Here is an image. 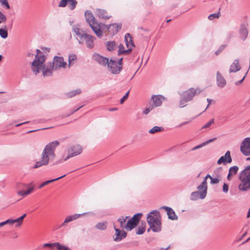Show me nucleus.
<instances>
[{
  "label": "nucleus",
  "mask_w": 250,
  "mask_h": 250,
  "mask_svg": "<svg viewBox=\"0 0 250 250\" xmlns=\"http://www.w3.org/2000/svg\"><path fill=\"white\" fill-rule=\"evenodd\" d=\"M59 145V142L58 141H54L48 144L42 152L40 160L36 163L34 168H37L42 166H47L49 160H54L56 157L55 151Z\"/></svg>",
  "instance_id": "f257e3e1"
},
{
  "label": "nucleus",
  "mask_w": 250,
  "mask_h": 250,
  "mask_svg": "<svg viewBox=\"0 0 250 250\" xmlns=\"http://www.w3.org/2000/svg\"><path fill=\"white\" fill-rule=\"evenodd\" d=\"M147 222L150 229L155 232H160L161 230V221L160 212L154 210L147 214Z\"/></svg>",
  "instance_id": "f03ea898"
},
{
  "label": "nucleus",
  "mask_w": 250,
  "mask_h": 250,
  "mask_svg": "<svg viewBox=\"0 0 250 250\" xmlns=\"http://www.w3.org/2000/svg\"><path fill=\"white\" fill-rule=\"evenodd\" d=\"M239 179V190L241 191L249 190L250 189V166L246 167L240 173Z\"/></svg>",
  "instance_id": "7ed1b4c3"
},
{
  "label": "nucleus",
  "mask_w": 250,
  "mask_h": 250,
  "mask_svg": "<svg viewBox=\"0 0 250 250\" xmlns=\"http://www.w3.org/2000/svg\"><path fill=\"white\" fill-rule=\"evenodd\" d=\"M84 16L86 22L88 23L95 34L98 37H102L103 36V32L100 29V25L98 24L92 13L89 10H86L84 12Z\"/></svg>",
  "instance_id": "20e7f679"
},
{
  "label": "nucleus",
  "mask_w": 250,
  "mask_h": 250,
  "mask_svg": "<svg viewBox=\"0 0 250 250\" xmlns=\"http://www.w3.org/2000/svg\"><path fill=\"white\" fill-rule=\"evenodd\" d=\"M46 59V56L44 55H36L31 64V69L35 75H37L42 69Z\"/></svg>",
  "instance_id": "39448f33"
},
{
  "label": "nucleus",
  "mask_w": 250,
  "mask_h": 250,
  "mask_svg": "<svg viewBox=\"0 0 250 250\" xmlns=\"http://www.w3.org/2000/svg\"><path fill=\"white\" fill-rule=\"evenodd\" d=\"M82 152V147L80 145H75L71 146L67 150L68 154L64 158L58 160L53 165H57L62 163L63 161H67L70 158L77 156L81 154Z\"/></svg>",
  "instance_id": "423d86ee"
},
{
  "label": "nucleus",
  "mask_w": 250,
  "mask_h": 250,
  "mask_svg": "<svg viewBox=\"0 0 250 250\" xmlns=\"http://www.w3.org/2000/svg\"><path fill=\"white\" fill-rule=\"evenodd\" d=\"M240 149L245 156L250 155V137H247L243 140L241 143Z\"/></svg>",
  "instance_id": "0eeeda50"
},
{
  "label": "nucleus",
  "mask_w": 250,
  "mask_h": 250,
  "mask_svg": "<svg viewBox=\"0 0 250 250\" xmlns=\"http://www.w3.org/2000/svg\"><path fill=\"white\" fill-rule=\"evenodd\" d=\"M107 67L109 71L113 74H119L122 69V66H119L116 60L110 59L107 63Z\"/></svg>",
  "instance_id": "6e6552de"
},
{
  "label": "nucleus",
  "mask_w": 250,
  "mask_h": 250,
  "mask_svg": "<svg viewBox=\"0 0 250 250\" xmlns=\"http://www.w3.org/2000/svg\"><path fill=\"white\" fill-rule=\"evenodd\" d=\"M55 70H58L60 68H65L66 65V62L64 61L62 57L55 56L53 59V62L52 63Z\"/></svg>",
  "instance_id": "1a4fd4ad"
},
{
  "label": "nucleus",
  "mask_w": 250,
  "mask_h": 250,
  "mask_svg": "<svg viewBox=\"0 0 250 250\" xmlns=\"http://www.w3.org/2000/svg\"><path fill=\"white\" fill-rule=\"evenodd\" d=\"M78 2L76 0H61L59 3V7H65L67 4L71 10H73L76 7Z\"/></svg>",
  "instance_id": "9d476101"
},
{
  "label": "nucleus",
  "mask_w": 250,
  "mask_h": 250,
  "mask_svg": "<svg viewBox=\"0 0 250 250\" xmlns=\"http://www.w3.org/2000/svg\"><path fill=\"white\" fill-rule=\"evenodd\" d=\"M107 31L111 35L117 34L121 29L122 24L118 23H113L104 25Z\"/></svg>",
  "instance_id": "9b49d317"
},
{
  "label": "nucleus",
  "mask_w": 250,
  "mask_h": 250,
  "mask_svg": "<svg viewBox=\"0 0 250 250\" xmlns=\"http://www.w3.org/2000/svg\"><path fill=\"white\" fill-rule=\"evenodd\" d=\"M201 92V90L199 89L198 88L194 89L193 88H191L187 90V91L184 92L182 94L184 97H186L187 100L188 101H190L192 100L193 97L195 95L196 93H200Z\"/></svg>",
  "instance_id": "f8f14e48"
},
{
  "label": "nucleus",
  "mask_w": 250,
  "mask_h": 250,
  "mask_svg": "<svg viewBox=\"0 0 250 250\" xmlns=\"http://www.w3.org/2000/svg\"><path fill=\"white\" fill-rule=\"evenodd\" d=\"M197 188L198 190L197 191H199L200 199H204L206 197L207 194V182L205 181V180H203L202 183L197 187Z\"/></svg>",
  "instance_id": "ddd939ff"
},
{
  "label": "nucleus",
  "mask_w": 250,
  "mask_h": 250,
  "mask_svg": "<svg viewBox=\"0 0 250 250\" xmlns=\"http://www.w3.org/2000/svg\"><path fill=\"white\" fill-rule=\"evenodd\" d=\"M86 214H87V213H83L82 214H75L67 216L65 218L64 221L59 226V228L66 227L68 223L73 220H75L79 218L80 217L85 215Z\"/></svg>",
  "instance_id": "4468645a"
},
{
  "label": "nucleus",
  "mask_w": 250,
  "mask_h": 250,
  "mask_svg": "<svg viewBox=\"0 0 250 250\" xmlns=\"http://www.w3.org/2000/svg\"><path fill=\"white\" fill-rule=\"evenodd\" d=\"M54 69H55V68L51 62L47 63L46 64L44 63L42 69L43 76L47 77L51 76Z\"/></svg>",
  "instance_id": "2eb2a0df"
},
{
  "label": "nucleus",
  "mask_w": 250,
  "mask_h": 250,
  "mask_svg": "<svg viewBox=\"0 0 250 250\" xmlns=\"http://www.w3.org/2000/svg\"><path fill=\"white\" fill-rule=\"evenodd\" d=\"M232 162V158L230 155V152L228 150L225 155L221 156L217 161L218 165H221L222 163L226 165L227 163H230Z\"/></svg>",
  "instance_id": "dca6fc26"
},
{
  "label": "nucleus",
  "mask_w": 250,
  "mask_h": 250,
  "mask_svg": "<svg viewBox=\"0 0 250 250\" xmlns=\"http://www.w3.org/2000/svg\"><path fill=\"white\" fill-rule=\"evenodd\" d=\"M93 59L103 66H106L109 62L108 58L104 57L98 54L95 53L93 56Z\"/></svg>",
  "instance_id": "f3484780"
},
{
  "label": "nucleus",
  "mask_w": 250,
  "mask_h": 250,
  "mask_svg": "<svg viewBox=\"0 0 250 250\" xmlns=\"http://www.w3.org/2000/svg\"><path fill=\"white\" fill-rule=\"evenodd\" d=\"M96 15L100 19L108 20L111 17L107 11L104 9H97L96 10Z\"/></svg>",
  "instance_id": "a211bd4d"
},
{
  "label": "nucleus",
  "mask_w": 250,
  "mask_h": 250,
  "mask_svg": "<svg viewBox=\"0 0 250 250\" xmlns=\"http://www.w3.org/2000/svg\"><path fill=\"white\" fill-rule=\"evenodd\" d=\"M83 39L85 42L86 46L89 48H92L94 46V41L95 38L88 34H86Z\"/></svg>",
  "instance_id": "6ab92c4d"
},
{
  "label": "nucleus",
  "mask_w": 250,
  "mask_h": 250,
  "mask_svg": "<svg viewBox=\"0 0 250 250\" xmlns=\"http://www.w3.org/2000/svg\"><path fill=\"white\" fill-rule=\"evenodd\" d=\"M161 208L164 209L167 213L168 219L171 220H177L178 217L176 215L175 211L170 207L163 206Z\"/></svg>",
  "instance_id": "aec40b11"
},
{
  "label": "nucleus",
  "mask_w": 250,
  "mask_h": 250,
  "mask_svg": "<svg viewBox=\"0 0 250 250\" xmlns=\"http://www.w3.org/2000/svg\"><path fill=\"white\" fill-rule=\"evenodd\" d=\"M216 82L217 86L221 88L224 87L226 84L225 79L219 71H217L216 73Z\"/></svg>",
  "instance_id": "412c9836"
},
{
  "label": "nucleus",
  "mask_w": 250,
  "mask_h": 250,
  "mask_svg": "<svg viewBox=\"0 0 250 250\" xmlns=\"http://www.w3.org/2000/svg\"><path fill=\"white\" fill-rule=\"evenodd\" d=\"M241 66L239 64V60L236 59L230 66L229 72V73L236 72L240 70Z\"/></svg>",
  "instance_id": "4be33fe9"
},
{
  "label": "nucleus",
  "mask_w": 250,
  "mask_h": 250,
  "mask_svg": "<svg viewBox=\"0 0 250 250\" xmlns=\"http://www.w3.org/2000/svg\"><path fill=\"white\" fill-rule=\"evenodd\" d=\"M125 40L126 47L129 49L134 46V43L132 40L131 35L129 33H126L125 36Z\"/></svg>",
  "instance_id": "5701e85b"
},
{
  "label": "nucleus",
  "mask_w": 250,
  "mask_h": 250,
  "mask_svg": "<svg viewBox=\"0 0 250 250\" xmlns=\"http://www.w3.org/2000/svg\"><path fill=\"white\" fill-rule=\"evenodd\" d=\"M164 99V97L161 95H154L151 97V99L153 100V104L155 106H160L162 104V100Z\"/></svg>",
  "instance_id": "b1692460"
},
{
  "label": "nucleus",
  "mask_w": 250,
  "mask_h": 250,
  "mask_svg": "<svg viewBox=\"0 0 250 250\" xmlns=\"http://www.w3.org/2000/svg\"><path fill=\"white\" fill-rule=\"evenodd\" d=\"M239 33L241 36V38L245 40L248 36V32L247 29V27L244 24H242L240 26V28L239 30Z\"/></svg>",
  "instance_id": "393cba45"
},
{
  "label": "nucleus",
  "mask_w": 250,
  "mask_h": 250,
  "mask_svg": "<svg viewBox=\"0 0 250 250\" xmlns=\"http://www.w3.org/2000/svg\"><path fill=\"white\" fill-rule=\"evenodd\" d=\"M119 50L118 51V55H120L121 54H129L132 51V48L128 49L127 50H125L124 48V46L122 44H120L118 46Z\"/></svg>",
  "instance_id": "a878e982"
},
{
  "label": "nucleus",
  "mask_w": 250,
  "mask_h": 250,
  "mask_svg": "<svg viewBox=\"0 0 250 250\" xmlns=\"http://www.w3.org/2000/svg\"><path fill=\"white\" fill-rule=\"evenodd\" d=\"M28 189L27 190H20L17 192V194L19 195L25 196L29 194H30L34 190V186H32L30 188H27Z\"/></svg>",
  "instance_id": "bb28decb"
},
{
  "label": "nucleus",
  "mask_w": 250,
  "mask_h": 250,
  "mask_svg": "<svg viewBox=\"0 0 250 250\" xmlns=\"http://www.w3.org/2000/svg\"><path fill=\"white\" fill-rule=\"evenodd\" d=\"M106 47L110 51L115 50L117 48L116 42L114 41L107 42H106Z\"/></svg>",
  "instance_id": "cd10ccee"
},
{
  "label": "nucleus",
  "mask_w": 250,
  "mask_h": 250,
  "mask_svg": "<svg viewBox=\"0 0 250 250\" xmlns=\"http://www.w3.org/2000/svg\"><path fill=\"white\" fill-rule=\"evenodd\" d=\"M137 226V224L134 222V221H133L131 219H129L127 221L126 224L125 226V228L129 230H131Z\"/></svg>",
  "instance_id": "c85d7f7f"
},
{
  "label": "nucleus",
  "mask_w": 250,
  "mask_h": 250,
  "mask_svg": "<svg viewBox=\"0 0 250 250\" xmlns=\"http://www.w3.org/2000/svg\"><path fill=\"white\" fill-rule=\"evenodd\" d=\"M115 235L116 236V237H113L114 241L116 242H118L122 240L123 238H125L127 236V234L125 231H123L122 233H115Z\"/></svg>",
  "instance_id": "c756f323"
},
{
  "label": "nucleus",
  "mask_w": 250,
  "mask_h": 250,
  "mask_svg": "<svg viewBox=\"0 0 250 250\" xmlns=\"http://www.w3.org/2000/svg\"><path fill=\"white\" fill-rule=\"evenodd\" d=\"M73 30V32L80 39H83V37L86 34L82 29H81L77 27L74 28Z\"/></svg>",
  "instance_id": "7c9ffc66"
},
{
  "label": "nucleus",
  "mask_w": 250,
  "mask_h": 250,
  "mask_svg": "<svg viewBox=\"0 0 250 250\" xmlns=\"http://www.w3.org/2000/svg\"><path fill=\"white\" fill-rule=\"evenodd\" d=\"M65 176H66V175H65V174H64V175H62V176H61V177H59L57 178L54 179H52V180H47V181H45V182H43L42 184H41V185L39 186V188H42V187H43L44 186H46V185H47L48 184H50V183H52V182H53L56 181H57V180H59V179H62V178H63V177H65Z\"/></svg>",
  "instance_id": "2f4dec72"
},
{
  "label": "nucleus",
  "mask_w": 250,
  "mask_h": 250,
  "mask_svg": "<svg viewBox=\"0 0 250 250\" xmlns=\"http://www.w3.org/2000/svg\"><path fill=\"white\" fill-rule=\"evenodd\" d=\"M26 216V214H23L22 216L20 217L19 218L16 219H13V224L16 223L15 227H18L20 226L23 223V220L25 218V217Z\"/></svg>",
  "instance_id": "473e14b6"
},
{
  "label": "nucleus",
  "mask_w": 250,
  "mask_h": 250,
  "mask_svg": "<svg viewBox=\"0 0 250 250\" xmlns=\"http://www.w3.org/2000/svg\"><path fill=\"white\" fill-rule=\"evenodd\" d=\"M81 93V90L80 89H77L68 92L66 94V96L68 98H72L76 95L80 94Z\"/></svg>",
  "instance_id": "72a5a7b5"
},
{
  "label": "nucleus",
  "mask_w": 250,
  "mask_h": 250,
  "mask_svg": "<svg viewBox=\"0 0 250 250\" xmlns=\"http://www.w3.org/2000/svg\"><path fill=\"white\" fill-rule=\"evenodd\" d=\"M164 128L163 127H160L155 126H154L152 128L150 129L148 131L149 133L150 134H154L158 132L162 131L164 130Z\"/></svg>",
  "instance_id": "f704fd0d"
},
{
  "label": "nucleus",
  "mask_w": 250,
  "mask_h": 250,
  "mask_svg": "<svg viewBox=\"0 0 250 250\" xmlns=\"http://www.w3.org/2000/svg\"><path fill=\"white\" fill-rule=\"evenodd\" d=\"M107 225V223L106 222H101L96 225V228L98 229L104 230L106 229Z\"/></svg>",
  "instance_id": "c9c22d12"
},
{
  "label": "nucleus",
  "mask_w": 250,
  "mask_h": 250,
  "mask_svg": "<svg viewBox=\"0 0 250 250\" xmlns=\"http://www.w3.org/2000/svg\"><path fill=\"white\" fill-rule=\"evenodd\" d=\"M190 199L192 201H195L198 199H200L199 191H196L192 192L190 195Z\"/></svg>",
  "instance_id": "e433bc0d"
},
{
  "label": "nucleus",
  "mask_w": 250,
  "mask_h": 250,
  "mask_svg": "<svg viewBox=\"0 0 250 250\" xmlns=\"http://www.w3.org/2000/svg\"><path fill=\"white\" fill-rule=\"evenodd\" d=\"M188 101L187 100L186 97H184L183 96L181 95V98L179 102V107L181 108H183L186 106L187 105V103Z\"/></svg>",
  "instance_id": "4c0bfd02"
},
{
  "label": "nucleus",
  "mask_w": 250,
  "mask_h": 250,
  "mask_svg": "<svg viewBox=\"0 0 250 250\" xmlns=\"http://www.w3.org/2000/svg\"><path fill=\"white\" fill-rule=\"evenodd\" d=\"M143 215V214L141 213H138L137 214H135L132 218L130 219L133 221H134L137 225L140 221V217Z\"/></svg>",
  "instance_id": "58836bf2"
},
{
  "label": "nucleus",
  "mask_w": 250,
  "mask_h": 250,
  "mask_svg": "<svg viewBox=\"0 0 250 250\" xmlns=\"http://www.w3.org/2000/svg\"><path fill=\"white\" fill-rule=\"evenodd\" d=\"M145 230L146 225L145 224L144 225H143L142 226H139L138 227L136 233L138 235L142 234L144 233Z\"/></svg>",
  "instance_id": "ea45409f"
},
{
  "label": "nucleus",
  "mask_w": 250,
  "mask_h": 250,
  "mask_svg": "<svg viewBox=\"0 0 250 250\" xmlns=\"http://www.w3.org/2000/svg\"><path fill=\"white\" fill-rule=\"evenodd\" d=\"M128 217V216H126L125 217H122L118 219V221L120 223L121 228H125V223Z\"/></svg>",
  "instance_id": "a19ab883"
},
{
  "label": "nucleus",
  "mask_w": 250,
  "mask_h": 250,
  "mask_svg": "<svg viewBox=\"0 0 250 250\" xmlns=\"http://www.w3.org/2000/svg\"><path fill=\"white\" fill-rule=\"evenodd\" d=\"M238 167L237 166H233L229 168V173L230 174L232 175H235L238 170Z\"/></svg>",
  "instance_id": "79ce46f5"
},
{
  "label": "nucleus",
  "mask_w": 250,
  "mask_h": 250,
  "mask_svg": "<svg viewBox=\"0 0 250 250\" xmlns=\"http://www.w3.org/2000/svg\"><path fill=\"white\" fill-rule=\"evenodd\" d=\"M0 36L3 39H6L7 38V31L3 28H0Z\"/></svg>",
  "instance_id": "37998d69"
},
{
  "label": "nucleus",
  "mask_w": 250,
  "mask_h": 250,
  "mask_svg": "<svg viewBox=\"0 0 250 250\" xmlns=\"http://www.w3.org/2000/svg\"><path fill=\"white\" fill-rule=\"evenodd\" d=\"M56 249L58 250H71V249L69 247H68L66 246L60 244V243H58V245H57Z\"/></svg>",
  "instance_id": "c03bdc74"
},
{
  "label": "nucleus",
  "mask_w": 250,
  "mask_h": 250,
  "mask_svg": "<svg viewBox=\"0 0 250 250\" xmlns=\"http://www.w3.org/2000/svg\"><path fill=\"white\" fill-rule=\"evenodd\" d=\"M58 243V242H55L52 243H45L43 244V246L44 247H49L53 249L54 248H56Z\"/></svg>",
  "instance_id": "a18cd8bd"
},
{
  "label": "nucleus",
  "mask_w": 250,
  "mask_h": 250,
  "mask_svg": "<svg viewBox=\"0 0 250 250\" xmlns=\"http://www.w3.org/2000/svg\"><path fill=\"white\" fill-rule=\"evenodd\" d=\"M27 185L26 184H23L21 183H17L16 185V188L18 189L22 190L23 189L26 188Z\"/></svg>",
  "instance_id": "49530a36"
},
{
  "label": "nucleus",
  "mask_w": 250,
  "mask_h": 250,
  "mask_svg": "<svg viewBox=\"0 0 250 250\" xmlns=\"http://www.w3.org/2000/svg\"><path fill=\"white\" fill-rule=\"evenodd\" d=\"M220 13L219 12H218L217 13L211 14L208 16V19L209 20H212L215 18H218L220 17Z\"/></svg>",
  "instance_id": "de8ad7c7"
},
{
  "label": "nucleus",
  "mask_w": 250,
  "mask_h": 250,
  "mask_svg": "<svg viewBox=\"0 0 250 250\" xmlns=\"http://www.w3.org/2000/svg\"><path fill=\"white\" fill-rule=\"evenodd\" d=\"M77 59V57L75 55V54H71L69 56V58H68V63H69V65H71L72 64V62L73 61H74L75 60H76Z\"/></svg>",
  "instance_id": "09e8293b"
},
{
  "label": "nucleus",
  "mask_w": 250,
  "mask_h": 250,
  "mask_svg": "<svg viewBox=\"0 0 250 250\" xmlns=\"http://www.w3.org/2000/svg\"><path fill=\"white\" fill-rule=\"evenodd\" d=\"M214 122V119H211L208 123L205 124L202 127V129L209 127Z\"/></svg>",
  "instance_id": "8fccbe9b"
},
{
  "label": "nucleus",
  "mask_w": 250,
  "mask_h": 250,
  "mask_svg": "<svg viewBox=\"0 0 250 250\" xmlns=\"http://www.w3.org/2000/svg\"><path fill=\"white\" fill-rule=\"evenodd\" d=\"M0 3L1 5L5 6L7 9H10V6L7 0H0Z\"/></svg>",
  "instance_id": "3c124183"
},
{
  "label": "nucleus",
  "mask_w": 250,
  "mask_h": 250,
  "mask_svg": "<svg viewBox=\"0 0 250 250\" xmlns=\"http://www.w3.org/2000/svg\"><path fill=\"white\" fill-rule=\"evenodd\" d=\"M6 21V16L0 11V23L5 22Z\"/></svg>",
  "instance_id": "603ef678"
},
{
  "label": "nucleus",
  "mask_w": 250,
  "mask_h": 250,
  "mask_svg": "<svg viewBox=\"0 0 250 250\" xmlns=\"http://www.w3.org/2000/svg\"><path fill=\"white\" fill-rule=\"evenodd\" d=\"M226 45H222L220 46L219 48V49L215 52V54L216 55H218L225 48Z\"/></svg>",
  "instance_id": "864d4df0"
},
{
  "label": "nucleus",
  "mask_w": 250,
  "mask_h": 250,
  "mask_svg": "<svg viewBox=\"0 0 250 250\" xmlns=\"http://www.w3.org/2000/svg\"><path fill=\"white\" fill-rule=\"evenodd\" d=\"M129 91L126 92L125 95L123 96V97L120 100V103L121 104H123L125 101L128 98L129 95Z\"/></svg>",
  "instance_id": "5fc2aeb1"
},
{
  "label": "nucleus",
  "mask_w": 250,
  "mask_h": 250,
  "mask_svg": "<svg viewBox=\"0 0 250 250\" xmlns=\"http://www.w3.org/2000/svg\"><path fill=\"white\" fill-rule=\"evenodd\" d=\"M229 191V186L226 183H224L223 186V191L224 193H227Z\"/></svg>",
  "instance_id": "6e6d98bb"
},
{
  "label": "nucleus",
  "mask_w": 250,
  "mask_h": 250,
  "mask_svg": "<svg viewBox=\"0 0 250 250\" xmlns=\"http://www.w3.org/2000/svg\"><path fill=\"white\" fill-rule=\"evenodd\" d=\"M82 106H80L79 107H78L77 109L74 110H73L71 113H69V114H65L64 115H62V118H65V117H68L69 116H70V115L73 114L75 112H76V111L78 110Z\"/></svg>",
  "instance_id": "4d7b16f0"
},
{
  "label": "nucleus",
  "mask_w": 250,
  "mask_h": 250,
  "mask_svg": "<svg viewBox=\"0 0 250 250\" xmlns=\"http://www.w3.org/2000/svg\"><path fill=\"white\" fill-rule=\"evenodd\" d=\"M216 139H217V138L216 137H214V138H213L212 139L208 140L205 141V142H204L203 143V145H204V146L207 145L208 144H209V143H210L215 141Z\"/></svg>",
  "instance_id": "13d9d810"
},
{
  "label": "nucleus",
  "mask_w": 250,
  "mask_h": 250,
  "mask_svg": "<svg viewBox=\"0 0 250 250\" xmlns=\"http://www.w3.org/2000/svg\"><path fill=\"white\" fill-rule=\"evenodd\" d=\"M211 181H210V183L211 184H218L219 182V180L218 178H211Z\"/></svg>",
  "instance_id": "bf43d9fd"
},
{
  "label": "nucleus",
  "mask_w": 250,
  "mask_h": 250,
  "mask_svg": "<svg viewBox=\"0 0 250 250\" xmlns=\"http://www.w3.org/2000/svg\"><path fill=\"white\" fill-rule=\"evenodd\" d=\"M153 109V107L150 106L148 107H146L145 110L143 111L144 114L146 115L152 109Z\"/></svg>",
  "instance_id": "052dcab7"
},
{
  "label": "nucleus",
  "mask_w": 250,
  "mask_h": 250,
  "mask_svg": "<svg viewBox=\"0 0 250 250\" xmlns=\"http://www.w3.org/2000/svg\"><path fill=\"white\" fill-rule=\"evenodd\" d=\"M245 77L244 76L241 80H240L239 81H237V82H236L235 83V84L236 85H238L241 84L243 83V82L244 81V80L245 79Z\"/></svg>",
  "instance_id": "680f3d73"
},
{
  "label": "nucleus",
  "mask_w": 250,
  "mask_h": 250,
  "mask_svg": "<svg viewBox=\"0 0 250 250\" xmlns=\"http://www.w3.org/2000/svg\"><path fill=\"white\" fill-rule=\"evenodd\" d=\"M205 146L204 145H203V143L197 146H196L195 147H193L192 150H196L197 149H198V148H200L203 146Z\"/></svg>",
  "instance_id": "e2e57ef3"
},
{
  "label": "nucleus",
  "mask_w": 250,
  "mask_h": 250,
  "mask_svg": "<svg viewBox=\"0 0 250 250\" xmlns=\"http://www.w3.org/2000/svg\"><path fill=\"white\" fill-rule=\"evenodd\" d=\"M118 64V65L119 66H122V64H123V58H120L118 62H117V64Z\"/></svg>",
  "instance_id": "0e129e2a"
},
{
  "label": "nucleus",
  "mask_w": 250,
  "mask_h": 250,
  "mask_svg": "<svg viewBox=\"0 0 250 250\" xmlns=\"http://www.w3.org/2000/svg\"><path fill=\"white\" fill-rule=\"evenodd\" d=\"M207 102H208V105H207V107H206V108L205 109V110H206V109H207V108L209 106V105H210V103H211V99H209V98H208V99H207Z\"/></svg>",
  "instance_id": "69168bd1"
},
{
  "label": "nucleus",
  "mask_w": 250,
  "mask_h": 250,
  "mask_svg": "<svg viewBox=\"0 0 250 250\" xmlns=\"http://www.w3.org/2000/svg\"><path fill=\"white\" fill-rule=\"evenodd\" d=\"M6 224H13V219H8L6 220Z\"/></svg>",
  "instance_id": "338daca9"
},
{
  "label": "nucleus",
  "mask_w": 250,
  "mask_h": 250,
  "mask_svg": "<svg viewBox=\"0 0 250 250\" xmlns=\"http://www.w3.org/2000/svg\"><path fill=\"white\" fill-rule=\"evenodd\" d=\"M188 122H188V121L183 122V123H181L180 125H179L178 126V127H181L182 125H186V124H188Z\"/></svg>",
  "instance_id": "774afa93"
}]
</instances>
